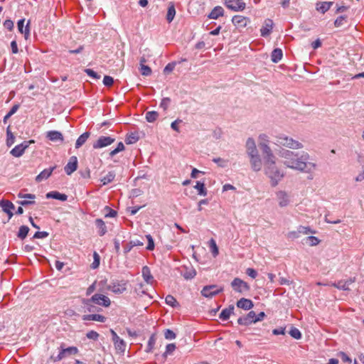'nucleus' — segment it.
<instances>
[{
    "instance_id": "nucleus-1",
    "label": "nucleus",
    "mask_w": 364,
    "mask_h": 364,
    "mask_svg": "<svg viewBox=\"0 0 364 364\" xmlns=\"http://www.w3.org/2000/svg\"><path fill=\"white\" fill-rule=\"evenodd\" d=\"M278 155L283 159L284 165L289 168L310 173L316 168L315 163L309 161L310 156L306 151L294 152L282 149Z\"/></svg>"
},
{
    "instance_id": "nucleus-2",
    "label": "nucleus",
    "mask_w": 364,
    "mask_h": 364,
    "mask_svg": "<svg viewBox=\"0 0 364 364\" xmlns=\"http://www.w3.org/2000/svg\"><path fill=\"white\" fill-rule=\"evenodd\" d=\"M264 173L271 179L272 186H276L284 177V173L277 166L276 159L264 162Z\"/></svg>"
},
{
    "instance_id": "nucleus-3",
    "label": "nucleus",
    "mask_w": 364,
    "mask_h": 364,
    "mask_svg": "<svg viewBox=\"0 0 364 364\" xmlns=\"http://www.w3.org/2000/svg\"><path fill=\"white\" fill-rule=\"evenodd\" d=\"M275 139L276 141L274 144L277 146H285L291 149H300L304 147V145L301 142L284 134L276 136Z\"/></svg>"
},
{
    "instance_id": "nucleus-4",
    "label": "nucleus",
    "mask_w": 364,
    "mask_h": 364,
    "mask_svg": "<svg viewBox=\"0 0 364 364\" xmlns=\"http://www.w3.org/2000/svg\"><path fill=\"white\" fill-rule=\"evenodd\" d=\"M230 285L233 291L240 294H245L250 290V285L238 277L235 278Z\"/></svg>"
},
{
    "instance_id": "nucleus-5",
    "label": "nucleus",
    "mask_w": 364,
    "mask_h": 364,
    "mask_svg": "<svg viewBox=\"0 0 364 364\" xmlns=\"http://www.w3.org/2000/svg\"><path fill=\"white\" fill-rule=\"evenodd\" d=\"M223 291V287H218L217 285L205 286L201 290V294L206 298H212Z\"/></svg>"
},
{
    "instance_id": "nucleus-6",
    "label": "nucleus",
    "mask_w": 364,
    "mask_h": 364,
    "mask_svg": "<svg viewBox=\"0 0 364 364\" xmlns=\"http://www.w3.org/2000/svg\"><path fill=\"white\" fill-rule=\"evenodd\" d=\"M32 143H34L33 140L24 141L21 144L16 145L13 148L10 153L15 157H20L24 154L25 150L29 146L30 144Z\"/></svg>"
},
{
    "instance_id": "nucleus-7",
    "label": "nucleus",
    "mask_w": 364,
    "mask_h": 364,
    "mask_svg": "<svg viewBox=\"0 0 364 364\" xmlns=\"http://www.w3.org/2000/svg\"><path fill=\"white\" fill-rule=\"evenodd\" d=\"M107 289L114 294H122L127 290V282L124 280L112 282Z\"/></svg>"
},
{
    "instance_id": "nucleus-8",
    "label": "nucleus",
    "mask_w": 364,
    "mask_h": 364,
    "mask_svg": "<svg viewBox=\"0 0 364 364\" xmlns=\"http://www.w3.org/2000/svg\"><path fill=\"white\" fill-rule=\"evenodd\" d=\"M225 5L234 11H243L246 6L243 0H225Z\"/></svg>"
},
{
    "instance_id": "nucleus-9",
    "label": "nucleus",
    "mask_w": 364,
    "mask_h": 364,
    "mask_svg": "<svg viewBox=\"0 0 364 364\" xmlns=\"http://www.w3.org/2000/svg\"><path fill=\"white\" fill-rule=\"evenodd\" d=\"M110 333L112 336V341L114 343L115 349L120 353H124L126 350V343L124 341L121 339L114 330L110 329Z\"/></svg>"
},
{
    "instance_id": "nucleus-10",
    "label": "nucleus",
    "mask_w": 364,
    "mask_h": 364,
    "mask_svg": "<svg viewBox=\"0 0 364 364\" xmlns=\"http://www.w3.org/2000/svg\"><path fill=\"white\" fill-rule=\"evenodd\" d=\"M77 348L76 347H68L67 348H61L59 354L56 356H50V358L53 361L57 362L62 360L63 358L67 356L68 355L76 354L77 353Z\"/></svg>"
},
{
    "instance_id": "nucleus-11",
    "label": "nucleus",
    "mask_w": 364,
    "mask_h": 364,
    "mask_svg": "<svg viewBox=\"0 0 364 364\" xmlns=\"http://www.w3.org/2000/svg\"><path fill=\"white\" fill-rule=\"evenodd\" d=\"M114 141L115 138L111 136H101L95 142H94L92 146L95 149H101L112 144Z\"/></svg>"
},
{
    "instance_id": "nucleus-12",
    "label": "nucleus",
    "mask_w": 364,
    "mask_h": 364,
    "mask_svg": "<svg viewBox=\"0 0 364 364\" xmlns=\"http://www.w3.org/2000/svg\"><path fill=\"white\" fill-rule=\"evenodd\" d=\"M90 301H93L94 304H98L100 306H102L104 307H108L109 306L111 301L109 297L100 294H94L91 298Z\"/></svg>"
},
{
    "instance_id": "nucleus-13",
    "label": "nucleus",
    "mask_w": 364,
    "mask_h": 364,
    "mask_svg": "<svg viewBox=\"0 0 364 364\" xmlns=\"http://www.w3.org/2000/svg\"><path fill=\"white\" fill-rule=\"evenodd\" d=\"M25 18H21L17 22V27L18 31L24 35L26 40H28L30 36V20L28 21L26 26H24Z\"/></svg>"
},
{
    "instance_id": "nucleus-14",
    "label": "nucleus",
    "mask_w": 364,
    "mask_h": 364,
    "mask_svg": "<svg viewBox=\"0 0 364 364\" xmlns=\"http://www.w3.org/2000/svg\"><path fill=\"white\" fill-rule=\"evenodd\" d=\"M255 312L250 311L247 314L243 316H240L237 319V323L241 326H249L252 323H255Z\"/></svg>"
},
{
    "instance_id": "nucleus-15",
    "label": "nucleus",
    "mask_w": 364,
    "mask_h": 364,
    "mask_svg": "<svg viewBox=\"0 0 364 364\" xmlns=\"http://www.w3.org/2000/svg\"><path fill=\"white\" fill-rule=\"evenodd\" d=\"M259 147L262 151L264 162L269 160L276 159V156L274 155L272 150L271 149L269 144H263Z\"/></svg>"
},
{
    "instance_id": "nucleus-16",
    "label": "nucleus",
    "mask_w": 364,
    "mask_h": 364,
    "mask_svg": "<svg viewBox=\"0 0 364 364\" xmlns=\"http://www.w3.org/2000/svg\"><path fill=\"white\" fill-rule=\"evenodd\" d=\"M18 197L20 198H28L23 200L18 201V203L22 206H27L29 205L35 204L34 199L36 198V196L31 193H19L18 194Z\"/></svg>"
},
{
    "instance_id": "nucleus-17",
    "label": "nucleus",
    "mask_w": 364,
    "mask_h": 364,
    "mask_svg": "<svg viewBox=\"0 0 364 364\" xmlns=\"http://www.w3.org/2000/svg\"><path fill=\"white\" fill-rule=\"evenodd\" d=\"M77 168V159L73 156L70 158L68 163L64 167L65 172L68 175H71Z\"/></svg>"
},
{
    "instance_id": "nucleus-18",
    "label": "nucleus",
    "mask_w": 364,
    "mask_h": 364,
    "mask_svg": "<svg viewBox=\"0 0 364 364\" xmlns=\"http://www.w3.org/2000/svg\"><path fill=\"white\" fill-rule=\"evenodd\" d=\"M181 275L186 280L192 279L196 275V271L191 264L188 266L184 265L182 267Z\"/></svg>"
},
{
    "instance_id": "nucleus-19",
    "label": "nucleus",
    "mask_w": 364,
    "mask_h": 364,
    "mask_svg": "<svg viewBox=\"0 0 364 364\" xmlns=\"http://www.w3.org/2000/svg\"><path fill=\"white\" fill-rule=\"evenodd\" d=\"M246 151L248 156L258 154V150L256 146L255 141L253 138H248L245 144Z\"/></svg>"
},
{
    "instance_id": "nucleus-20",
    "label": "nucleus",
    "mask_w": 364,
    "mask_h": 364,
    "mask_svg": "<svg viewBox=\"0 0 364 364\" xmlns=\"http://www.w3.org/2000/svg\"><path fill=\"white\" fill-rule=\"evenodd\" d=\"M249 157L252 170L256 172L259 171L262 166V161L259 154Z\"/></svg>"
},
{
    "instance_id": "nucleus-21",
    "label": "nucleus",
    "mask_w": 364,
    "mask_h": 364,
    "mask_svg": "<svg viewBox=\"0 0 364 364\" xmlns=\"http://www.w3.org/2000/svg\"><path fill=\"white\" fill-rule=\"evenodd\" d=\"M273 26V21L272 19L267 18L264 22L263 26L260 29L261 36L262 37L269 36L272 32Z\"/></svg>"
},
{
    "instance_id": "nucleus-22",
    "label": "nucleus",
    "mask_w": 364,
    "mask_h": 364,
    "mask_svg": "<svg viewBox=\"0 0 364 364\" xmlns=\"http://www.w3.org/2000/svg\"><path fill=\"white\" fill-rule=\"evenodd\" d=\"M82 303L84 305L85 311L95 313L102 310L100 308L95 306L94 301H90V299H83Z\"/></svg>"
},
{
    "instance_id": "nucleus-23",
    "label": "nucleus",
    "mask_w": 364,
    "mask_h": 364,
    "mask_svg": "<svg viewBox=\"0 0 364 364\" xmlns=\"http://www.w3.org/2000/svg\"><path fill=\"white\" fill-rule=\"evenodd\" d=\"M232 22L238 28H245L250 22V19L242 16L235 15L232 17Z\"/></svg>"
},
{
    "instance_id": "nucleus-24",
    "label": "nucleus",
    "mask_w": 364,
    "mask_h": 364,
    "mask_svg": "<svg viewBox=\"0 0 364 364\" xmlns=\"http://www.w3.org/2000/svg\"><path fill=\"white\" fill-rule=\"evenodd\" d=\"M333 4V1H317L316 4V10L324 14L330 9Z\"/></svg>"
},
{
    "instance_id": "nucleus-25",
    "label": "nucleus",
    "mask_w": 364,
    "mask_h": 364,
    "mask_svg": "<svg viewBox=\"0 0 364 364\" xmlns=\"http://www.w3.org/2000/svg\"><path fill=\"white\" fill-rule=\"evenodd\" d=\"M236 305L238 308L244 310H250L254 306L252 301L245 298L239 299Z\"/></svg>"
},
{
    "instance_id": "nucleus-26",
    "label": "nucleus",
    "mask_w": 364,
    "mask_h": 364,
    "mask_svg": "<svg viewBox=\"0 0 364 364\" xmlns=\"http://www.w3.org/2000/svg\"><path fill=\"white\" fill-rule=\"evenodd\" d=\"M55 168L56 166L44 169L36 177V181L39 183L43 180L47 179Z\"/></svg>"
},
{
    "instance_id": "nucleus-27",
    "label": "nucleus",
    "mask_w": 364,
    "mask_h": 364,
    "mask_svg": "<svg viewBox=\"0 0 364 364\" xmlns=\"http://www.w3.org/2000/svg\"><path fill=\"white\" fill-rule=\"evenodd\" d=\"M82 318L83 321H96L102 323L105 322L107 319L105 316L96 314L83 315Z\"/></svg>"
},
{
    "instance_id": "nucleus-28",
    "label": "nucleus",
    "mask_w": 364,
    "mask_h": 364,
    "mask_svg": "<svg viewBox=\"0 0 364 364\" xmlns=\"http://www.w3.org/2000/svg\"><path fill=\"white\" fill-rule=\"evenodd\" d=\"M277 197L279 200V205L280 207H285L289 204V197L285 191H281L277 192Z\"/></svg>"
},
{
    "instance_id": "nucleus-29",
    "label": "nucleus",
    "mask_w": 364,
    "mask_h": 364,
    "mask_svg": "<svg viewBox=\"0 0 364 364\" xmlns=\"http://www.w3.org/2000/svg\"><path fill=\"white\" fill-rule=\"evenodd\" d=\"M46 137L52 141H60L63 142L64 140L62 133L58 131L48 132L46 134Z\"/></svg>"
},
{
    "instance_id": "nucleus-30",
    "label": "nucleus",
    "mask_w": 364,
    "mask_h": 364,
    "mask_svg": "<svg viewBox=\"0 0 364 364\" xmlns=\"http://www.w3.org/2000/svg\"><path fill=\"white\" fill-rule=\"evenodd\" d=\"M47 198H53L61 201H65L68 199V196L65 193H61L58 191H50L46 193Z\"/></svg>"
},
{
    "instance_id": "nucleus-31",
    "label": "nucleus",
    "mask_w": 364,
    "mask_h": 364,
    "mask_svg": "<svg viewBox=\"0 0 364 364\" xmlns=\"http://www.w3.org/2000/svg\"><path fill=\"white\" fill-rule=\"evenodd\" d=\"M224 15V9L222 6H217L213 9L208 17L211 19H217Z\"/></svg>"
},
{
    "instance_id": "nucleus-32",
    "label": "nucleus",
    "mask_w": 364,
    "mask_h": 364,
    "mask_svg": "<svg viewBox=\"0 0 364 364\" xmlns=\"http://www.w3.org/2000/svg\"><path fill=\"white\" fill-rule=\"evenodd\" d=\"M235 307L233 305H230L228 308L222 310L219 315V318L223 321H227L231 314L234 313Z\"/></svg>"
},
{
    "instance_id": "nucleus-33",
    "label": "nucleus",
    "mask_w": 364,
    "mask_h": 364,
    "mask_svg": "<svg viewBox=\"0 0 364 364\" xmlns=\"http://www.w3.org/2000/svg\"><path fill=\"white\" fill-rule=\"evenodd\" d=\"M141 274H142V277H143L144 281L147 284L153 283L154 277L151 273V270L149 267H147V266L143 267L142 269H141Z\"/></svg>"
},
{
    "instance_id": "nucleus-34",
    "label": "nucleus",
    "mask_w": 364,
    "mask_h": 364,
    "mask_svg": "<svg viewBox=\"0 0 364 364\" xmlns=\"http://www.w3.org/2000/svg\"><path fill=\"white\" fill-rule=\"evenodd\" d=\"M143 245H144V242L139 240H131L129 243H127L124 247V255H127L128 252H129L132 250V249L134 247L142 246Z\"/></svg>"
},
{
    "instance_id": "nucleus-35",
    "label": "nucleus",
    "mask_w": 364,
    "mask_h": 364,
    "mask_svg": "<svg viewBox=\"0 0 364 364\" xmlns=\"http://www.w3.org/2000/svg\"><path fill=\"white\" fill-rule=\"evenodd\" d=\"M176 15V9L175 5L173 2H169L168 6V11L166 14V20L168 23H171Z\"/></svg>"
},
{
    "instance_id": "nucleus-36",
    "label": "nucleus",
    "mask_w": 364,
    "mask_h": 364,
    "mask_svg": "<svg viewBox=\"0 0 364 364\" xmlns=\"http://www.w3.org/2000/svg\"><path fill=\"white\" fill-rule=\"evenodd\" d=\"M95 225L98 228V233L100 236L104 235L107 232V227L105 225V222L100 219L97 218L95 220Z\"/></svg>"
},
{
    "instance_id": "nucleus-37",
    "label": "nucleus",
    "mask_w": 364,
    "mask_h": 364,
    "mask_svg": "<svg viewBox=\"0 0 364 364\" xmlns=\"http://www.w3.org/2000/svg\"><path fill=\"white\" fill-rule=\"evenodd\" d=\"M282 56H283V53H282V49L275 48L272 52L271 60L273 63H277L282 60Z\"/></svg>"
},
{
    "instance_id": "nucleus-38",
    "label": "nucleus",
    "mask_w": 364,
    "mask_h": 364,
    "mask_svg": "<svg viewBox=\"0 0 364 364\" xmlns=\"http://www.w3.org/2000/svg\"><path fill=\"white\" fill-rule=\"evenodd\" d=\"M90 135V133L88 132H85L82 134H81L76 141L75 148L79 149L80 147H81L86 142Z\"/></svg>"
},
{
    "instance_id": "nucleus-39",
    "label": "nucleus",
    "mask_w": 364,
    "mask_h": 364,
    "mask_svg": "<svg viewBox=\"0 0 364 364\" xmlns=\"http://www.w3.org/2000/svg\"><path fill=\"white\" fill-rule=\"evenodd\" d=\"M194 188L198 191V194L205 196L208 193L205 183L203 182L197 181Z\"/></svg>"
},
{
    "instance_id": "nucleus-40",
    "label": "nucleus",
    "mask_w": 364,
    "mask_h": 364,
    "mask_svg": "<svg viewBox=\"0 0 364 364\" xmlns=\"http://www.w3.org/2000/svg\"><path fill=\"white\" fill-rule=\"evenodd\" d=\"M139 139L138 133L132 132L127 135L125 142L127 144H132L136 143Z\"/></svg>"
},
{
    "instance_id": "nucleus-41",
    "label": "nucleus",
    "mask_w": 364,
    "mask_h": 364,
    "mask_svg": "<svg viewBox=\"0 0 364 364\" xmlns=\"http://www.w3.org/2000/svg\"><path fill=\"white\" fill-rule=\"evenodd\" d=\"M0 207L2 208V210L4 213L15 208L14 205L11 201L7 200H0Z\"/></svg>"
},
{
    "instance_id": "nucleus-42",
    "label": "nucleus",
    "mask_w": 364,
    "mask_h": 364,
    "mask_svg": "<svg viewBox=\"0 0 364 364\" xmlns=\"http://www.w3.org/2000/svg\"><path fill=\"white\" fill-rule=\"evenodd\" d=\"M156 334L155 333L151 334V336L149 338L147 346L145 350V351L146 353H151L153 350L155 343H156Z\"/></svg>"
},
{
    "instance_id": "nucleus-43",
    "label": "nucleus",
    "mask_w": 364,
    "mask_h": 364,
    "mask_svg": "<svg viewBox=\"0 0 364 364\" xmlns=\"http://www.w3.org/2000/svg\"><path fill=\"white\" fill-rule=\"evenodd\" d=\"M28 232H29V228L28 226L21 225L19 228L18 232L17 233V237L20 240H24L27 237Z\"/></svg>"
},
{
    "instance_id": "nucleus-44",
    "label": "nucleus",
    "mask_w": 364,
    "mask_h": 364,
    "mask_svg": "<svg viewBox=\"0 0 364 364\" xmlns=\"http://www.w3.org/2000/svg\"><path fill=\"white\" fill-rule=\"evenodd\" d=\"M141 62V73L144 76H149L151 74V69L149 66L145 65L143 64L145 62V59L142 58L140 60Z\"/></svg>"
},
{
    "instance_id": "nucleus-45",
    "label": "nucleus",
    "mask_w": 364,
    "mask_h": 364,
    "mask_svg": "<svg viewBox=\"0 0 364 364\" xmlns=\"http://www.w3.org/2000/svg\"><path fill=\"white\" fill-rule=\"evenodd\" d=\"M347 16L346 15H341L339 16L335 21H334V26L336 28L341 27L344 26L347 23Z\"/></svg>"
},
{
    "instance_id": "nucleus-46",
    "label": "nucleus",
    "mask_w": 364,
    "mask_h": 364,
    "mask_svg": "<svg viewBox=\"0 0 364 364\" xmlns=\"http://www.w3.org/2000/svg\"><path fill=\"white\" fill-rule=\"evenodd\" d=\"M115 178V173L114 171H109L105 177L101 179L102 185H106L114 181Z\"/></svg>"
},
{
    "instance_id": "nucleus-47",
    "label": "nucleus",
    "mask_w": 364,
    "mask_h": 364,
    "mask_svg": "<svg viewBox=\"0 0 364 364\" xmlns=\"http://www.w3.org/2000/svg\"><path fill=\"white\" fill-rule=\"evenodd\" d=\"M159 117V114L156 111H149L146 113V119L148 122H154Z\"/></svg>"
},
{
    "instance_id": "nucleus-48",
    "label": "nucleus",
    "mask_w": 364,
    "mask_h": 364,
    "mask_svg": "<svg viewBox=\"0 0 364 364\" xmlns=\"http://www.w3.org/2000/svg\"><path fill=\"white\" fill-rule=\"evenodd\" d=\"M331 286L344 291H349V287H347L346 282L344 280H339L338 282H334L331 284Z\"/></svg>"
},
{
    "instance_id": "nucleus-49",
    "label": "nucleus",
    "mask_w": 364,
    "mask_h": 364,
    "mask_svg": "<svg viewBox=\"0 0 364 364\" xmlns=\"http://www.w3.org/2000/svg\"><path fill=\"white\" fill-rule=\"evenodd\" d=\"M165 301H166V304H168L172 307H176V306H179V304L176 301L175 297L170 294L166 296V297L165 299Z\"/></svg>"
},
{
    "instance_id": "nucleus-50",
    "label": "nucleus",
    "mask_w": 364,
    "mask_h": 364,
    "mask_svg": "<svg viewBox=\"0 0 364 364\" xmlns=\"http://www.w3.org/2000/svg\"><path fill=\"white\" fill-rule=\"evenodd\" d=\"M176 348L175 343H169L166 346V350L162 356L166 358L168 355H171Z\"/></svg>"
},
{
    "instance_id": "nucleus-51",
    "label": "nucleus",
    "mask_w": 364,
    "mask_h": 364,
    "mask_svg": "<svg viewBox=\"0 0 364 364\" xmlns=\"http://www.w3.org/2000/svg\"><path fill=\"white\" fill-rule=\"evenodd\" d=\"M6 145L8 146H11L14 143L15 137L13 133L10 131L9 127L6 129Z\"/></svg>"
},
{
    "instance_id": "nucleus-52",
    "label": "nucleus",
    "mask_w": 364,
    "mask_h": 364,
    "mask_svg": "<svg viewBox=\"0 0 364 364\" xmlns=\"http://www.w3.org/2000/svg\"><path fill=\"white\" fill-rule=\"evenodd\" d=\"M289 333L290 336L295 339H300L301 338L300 331L296 327L292 326Z\"/></svg>"
},
{
    "instance_id": "nucleus-53",
    "label": "nucleus",
    "mask_w": 364,
    "mask_h": 364,
    "mask_svg": "<svg viewBox=\"0 0 364 364\" xmlns=\"http://www.w3.org/2000/svg\"><path fill=\"white\" fill-rule=\"evenodd\" d=\"M213 161L218 164L221 168H225L228 166V160L223 159L220 157L213 158Z\"/></svg>"
},
{
    "instance_id": "nucleus-54",
    "label": "nucleus",
    "mask_w": 364,
    "mask_h": 364,
    "mask_svg": "<svg viewBox=\"0 0 364 364\" xmlns=\"http://www.w3.org/2000/svg\"><path fill=\"white\" fill-rule=\"evenodd\" d=\"M210 247L211 249V252H212L213 256L214 257L217 256L219 253L218 248L215 241L213 239H211L210 240Z\"/></svg>"
},
{
    "instance_id": "nucleus-55",
    "label": "nucleus",
    "mask_w": 364,
    "mask_h": 364,
    "mask_svg": "<svg viewBox=\"0 0 364 364\" xmlns=\"http://www.w3.org/2000/svg\"><path fill=\"white\" fill-rule=\"evenodd\" d=\"M306 240V242H308L311 246L317 245L320 242V240L314 236H309Z\"/></svg>"
},
{
    "instance_id": "nucleus-56",
    "label": "nucleus",
    "mask_w": 364,
    "mask_h": 364,
    "mask_svg": "<svg viewBox=\"0 0 364 364\" xmlns=\"http://www.w3.org/2000/svg\"><path fill=\"white\" fill-rule=\"evenodd\" d=\"M164 337L166 340H173L176 337V334L171 329H166L164 331Z\"/></svg>"
},
{
    "instance_id": "nucleus-57",
    "label": "nucleus",
    "mask_w": 364,
    "mask_h": 364,
    "mask_svg": "<svg viewBox=\"0 0 364 364\" xmlns=\"http://www.w3.org/2000/svg\"><path fill=\"white\" fill-rule=\"evenodd\" d=\"M269 136L265 134H259V146L263 144H269Z\"/></svg>"
},
{
    "instance_id": "nucleus-58",
    "label": "nucleus",
    "mask_w": 364,
    "mask_h": 364,
    "mask_svg": "<svg viewBox=\"0 0 364 364\" xmlns=\"http://www.w3.org/2000/svg\"><path fill=\"white\" fill-rule=\"evenodd\" d=\"M298 231H299V234H304V235H308L310 232H311V233L315 232L314 231H311V230L309 227H305V226H302V225H300L298 228Z\"/></svg>"
},
{
    "instance_id": "nucleus-59",
    "label": "nucleus",
    "mask_w": 364,
    "mask_h": 364,
    "mask_svg": "<svg viewBox=\"0 0 364 364\" xmlns=\"http://www.w3.org/2000/svg\"><path fill=\"white\" fill-rule=\"evenodd\" d=\"M146 237L148 240V245L146 249L148 250H153L154 249V242L151 235H146Z\"/></svg>"
},
{
    "instance_id": "nucleus-60",
    "label": "nucleus",
    "mask_w": 364,
    "mask_h": 364,
    "mask_svg": "<svg viewBox=\"0 0 364 364\" xmlns=\"http://www.w3.org/2000/svg\"><path fill=\"white\" fill-rule=\"evenodd\" d=\"M114 83V79L111 76L105 75L103 79V84L106 87H111Z\"/></svg>"
},
{
    "instance_id": "nucleus-61",
    "label": "nucleus",
    "mask_w": 364,
    "mask_h": 364,
    "mask_svg": "<svg viewBox=\"0 0 364 364\" xmlns=\"http://www.w3.org/2000/svg\"><path fill=\"white\" fill-rule=\"evenodd\" d=\"M171 102V99L169 97H164L162 99L160 103V107L163 108L164 110H166L169 106Z\"/></svg>"
},
{
    "instance_id": "nucleus-62",
    "label": "nucleus",
    "mask_w": 364,
    "mask_h": 364,
    "mask_svg": "<svg viewBox=\"0 0 364 364\" xmlns=\"http://www.w3.org/2000/svg\"><path fill=\"white\" fill-rule=\"evenodd\" d=\"M49 233L46 231H37L33 235V238L35 239H41V238H46L48 236Z\"/></svg>"
},
{
    "instance_id": "nucleus-63",
    "label": "nucleus",
    "mask_w": 364,
    "mask_h": 364,
    "mask_svg": "<svg viewBox=\"0 0 364 364\" xmlns=\"http://www.w3.org/2000/svg\"><path fill=\"white\" fill-rule=\"evenodd\" d=\"M105 209L107 211V213L105 214L106 218H114L117 214L116 210L112 209L109 206H106Z\"/></svg>"
},
{
    "instance_id": "nucleus-64",
    "label": "nucleus",
    "mask_w": 364,
    "mask_h": 364,
    "mask_svg": "<svg viewBox=\"0 0 364 364\" xmlns=\"http://www.w3.org/2000/svg\"><path fill=\"white\" fill-rule=\"evenodd\" d=\"M99 333L95 331H90L87 333L86 336L89 339L97 341L99 338Z\"/></svg>"
}]
</instances>
